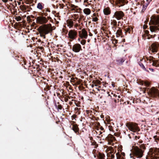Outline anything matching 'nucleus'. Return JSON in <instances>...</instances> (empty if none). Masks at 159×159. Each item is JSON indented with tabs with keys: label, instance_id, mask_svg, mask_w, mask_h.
<instances>
[{
	"label": "nucleus",
	"instance_id": "37",
	"mask_svg": "<svg viewBox=\"0 0 159 159\" xmlns=\"http://www.w3.org/2000/svg\"><path fill=\"white\" fill-rule=\"evenodd\" d=\"M139 148L142 149L144 151V150L146 149V148L145 146V145L144 144H142L139 145Z\"/></svg>",
	"mask_w": 159,
	"mask_h": 159
},
{
	"label": "nucleus",
	"instance_id": "60",
	"mask_svg": "<svg viewBox=\"0 0 159 159\" xmlns=\"http://www.w3.org/2000/svg\"><path fill=\"white\" fill-rule=\"evenodd\" d=\"M89 35L90 36H93V34L90 32H89Z\"/></svg>",
	"mask_w": 159,
	"mask_h": 159
},
{
	"label": "nucleus",
	"instance_id": "51",
	"mask_svg": "<svg viewBox=\"0 0 159 159\" xmlns=\"http://www.w3.org/2000/svg\"><path fill=\"white\" fill-rule=\"evenodd\" d=\"M45 11L46 12H50V10L49 8H45Z\"/></svg>",
	"mask_w": 159,
	"mask_h": 159
},
{
	"label": "nucleus",
	"instance_id": "17",
	"mask_svg": "<svg viewBox=\"0 0 159 159\" xmlns=\"http://www.w3.org/2000/svg\"><path fill=\"white\" fill-rule=\"evenodd\" d=\"M115 4L119 7L124 6L125 4H127L128 1L125 0H113Z\"/></svg>",
	"mask_w": 159,
	"mask_h": 159
},
{
	"label": "nucleus",
	"instance_id": "3",
	"mask_svg": "<svg viewBox=\"0 0 159 159\" xmlns=\"http://www.w3.org/2000/svg\"><path fill=\"white\" fill-rule=\"evenodd\" d=\"M36 19V23L40 25H44L47 23L49 20H50L51 22L53 21L52 18L50 16L47 17L43 16V15H40V16L37 17Z\"/></svg>",
	"mask_w": 159,
	"mask_h": 159
},
{
	"label": "nucleus",
	"instance_id": "15",
	"mask_svg": "<svg viewBox=\"0 0 159 159\" xmlns=\"http://www.w3.org/2000/svg\"><path fill=\"white\" fill-rule=\"evenodd\" d=\"M78 34L79 36L82 39H86L87 38L88 34L84 28L82 29L81 31H79Z\"/></svg>",
	"mask_w": 159,
	"mask_h": 159
},
{
	"label": "nucleus",
	"instance_id": "26",
	"mask_svg": "<svg viewBox=\"0 0 159 159\" xmlns=\"http://www.w3.org/2000/svg\"><path fill=\"white\" fill-rule=\"evenodd\" d=\"M123 29H124L125 31V33L126 35V34L127 33L129 34L130 33L132 29L131 28L127 26L125 27Z\"/></svg>",
	"mask_w": 159,
	"mask_h": 159
},
{
	"label": "nucleus",
	"instance_id": "39",
	"mask_svg": "<svg viewBox=\"0 0 159 159\" xmlns=\"http://www.w3.org/2000/svg\"><path fill=\"white\" fill-rule=\"evenodd\" d=\"M79 16L78 14H74L73 15L72 17L75 19V20H74V21H75L76 20L79 18Z\"/></svg>",
	"mask_w": 159,
	"mask_h": 159
},
{
	"label": "nucleus",
	"instance_id": "12",
	"mask_svg": "<svg viewBox=\"0 0 159 159\" xmlns=\"http://www.w3.org/2000/svg\"><path fill=\"white\" fill-rule=\"evenodd\" d=\"M150 48L152 52H157L159 50V44L158 43H153L151 44Z\"/></svg>",
	"mask_w": 159,
	"mask_h": 159
},
{
	"label": "nucleus",
	"instance_id": "22",
	"mask_svg": "<svg viewBox=\"0 0 159 159\" xmlns=\"http://www.w3.org/2000/svg\"><path fill=\"white\" fill-rule=\"evenodd\" d=\"M103 12L105 15H109L111 13V10L110 8L108 7H105L103 10Z\"/></svg>",
	"mask_w": 159,
	"mask_h": 159
},
{
	"label": "nucleus",
	"instance_id": "45",
	"mask_svg": "<svg viewBox=\"0 0 159 159\" xmlns=\"http://www.w3.org/2000/svg\"><path fill=\"white\" fill-rule=\"evenodd\" d=\"M28 65H27L26 64V65H25V66H24V68L25 69H27V68L29 67H30V63H28Z\"/></svg>",
	"mask_w": 159,
	"mask_h": 159
},
{
	"label": "nucleus",
	"instance_id": "2",
	"mask_svg": "<svg viewBox=\"0 0 159 159\" xmlns=\"http://www.w3.org/2000/svg\"><path fill=\"white\" fill-rule=\"evenodd\" d=\"M100 129L101 131H99V135H101V137H103V139H104L105 138L106 140L108 141L109 144L111 145L112 142L116 140L115 138L111 134H109L106 136V135L105 133L104 128L102 126H101ZM112 145H113L112 144Z\"/></svg>",
	"mask_w": 159,
	"mask_h": 159
},
{
	"label": "nucleus",
	"instance_id": "53",
	"mask_svg": "<svg viewBox=\"0 0 159 159\" xmlns=\"http://www.w3.org/2000/svg\"><path fill=\"white\" fill-rule=\"evenodd\" d=\"M132 154H130V157L131 158H132L133 159H135V157H134L133 155H132Z\"/></svg>",
	"mask_w": 159,
	"mask_h": 159
},
{
	"label": "nucleus",
	"instance_id": "48",
	"mask_svg": "<svg viewBox=\"0 0 159 159\" xmlns=\"http://www.w3.org/2000/svg\"><path fill=\"white\" fill-rule=\"evenodd\" d=\"M118 40L116 39H113L112 43L114 44H116L118 43Z\"/></svg>",
	"mask_w": 159,
	"mask_h": 159
},
{
	"label": "nucleus",
	"instance_id": "44",
	"mask_svg": "<svg viewBox=\"0 0 159 159\" xmlns=\"http://www.w3.org/2000/svg\"><path fill=\"white\" fill-rule=\"evenodd\" d=\"M153 138L156 141H159V136L155 135L153 137Z\"/></svg>",
	"mask_w": 159,
	"mask_h": 159
},
{
	"label": "nucleus",
	"instance_id": "62",
	"mask_svg": "<svg viewBox=\"0 0 159 159\" xmlns=\"http://www.w3.org/2000/svg\"><path fill=\"white\" fill-rule=\"evenodd\" d=\"M47 88L48 90H50V87L49 86L47 85Z\"/></svg>",
	"mask_w": 159,
	"mask_h": 159
},
{
	"label": "nucleus",
	"instance_id": "64",
	"mask_svg": "<svg viewBox=\"0 0 159 159\" xmlns=\"http://www.w3.org/2000/svg\"><path fill=\"white\" fill-rule=\"evenodd\" d=\"M126 102H127V104H129V101H126Z\"/></svg>",
	"mask_w": 159,
	"mask_h": 159
},
{
	"label": "nucleus",
	"instance_id": "1",
	"mask_svg": "<svg viewBox=\"0 0 159 159\" xmlns=\"http://www.w3.org/2000/svg\"><path fill=\"white\" fill-rule=\"evenodd\" d=\"M38 30L40 36L45 39L46 38V34L51 32L52 29L51 24H49L40 26Z\"/></svg>",
	"mask_w": 159,
	"mask_h": 159
},
{
	"label": "nucleus",
	"instance_id": "46",
	"mask_svg": "<svg viewBox=\"0 0 159 159\" xmlns=\"http://www.w3.org/2000/svg\"><path fill=\"white\" fill-rule=\"evenodd\" d=\"M108 127L109 128V130L111 131H113V128L112 126H111V125H110L108 126Z\"/></svg>",
	"mask_w": 159,
	"mask_h": 159
},
{
	"label": "nucleus",
	"instance_id": "49",
	"mask_svg": "<svg viewBox=\"0 0 159 159\" xmlns=\"http://www.w3.org/2000/svg\"><path fill=\"white\" fill-rule=\"evenodd\" d=\"M92 19H93L92 21H94V22H96L98 20V18L96 17H93L92 18Z\"/></svg>",
	"mask_w": 159,
	"mask_h": 159
},
{
	"label": "nucleus",
	"instance_id": "29",
	"mask_svg": "<svg viewBox=\"0 0 159 159\" xmlns=\"http://www.w3.org/2000/svg\"><path fill=\"white\" fill-rule=\"evenodd\" d=\"M83 12L85 14L89 15L90 14L91 11L89 8H86L83 10Z\"/></svg>",
	"mask_w": 159,
	"mask_h": 159
},
{
	"label": "nucleus",
	"instance_id": "40",
	"mask_svg": "<svg viewBox=\"0 0 159 159\" xmlns=\"http://www.w3.org/2000/svg\"><path fill=\"white\" fill-rule=\"evenodd\" d=\"M42 11L43 12V13H41V15H43V16H45V17H46V16H48V13L45 12V10H43Z\"/></svg>",
	"mask_w": 159,
	"mask_h": 159
},
{
	"label": "nucleus",
	"instance_id": "54",
	"mask_svg": "<svg viewBox=\"0 0 159 159\" xmlns=\"http://www.w3.org/2000/svg\"><path fill=\"white\" fill-rule=\"evenodd\" d=\"M147 27L148 26L145 25H144L143 26V28L144 29H146L147 28Z\"/></svg>",
	"mask_w": 159,
	"mask_h": 159
},
{
	"label": "nucleus",
	"instance_id": "38",
	"mask_svg": "<svg viewBox=\"0 0 159 159\" xmlns=\"http://www.w3.org/2000/svg\"><path fill=\"white\" fill-rule=\"evenodd\" d=\"M143 84L147 87H148L150 86V83L148 82L145 81L144 82H143Z\"/></svg>",
	"mask_w": 159,
	"mask_h": 159
},
{
	"label": "nucleus",
	"instance_id": "47",
	"mask_svg": "<svg viewBox=\"0 0 159 159\" xmlns=\"http://www.w3.org/2000/svg\"><path fill=\"white\" fill-rule=\"evenodd\" d=\"M80 24H79L78 23H76L74 25V27L75 28H77V27H80Z\"/></svg>",
	"mask_w": 159,
	"mask_h": 159
},
{
	"label": "nucleus",
	"instance_id": "28",
	"mask_svg": "<svg viewBox=\"0 0 159 159\" xmlns=\"http://www.w3.org/2000/svg\"><path fill=\"white\" fill-rule=\"evenodd\" d=\"M153 59H154V57L152 56H149V57H146V59H145L146 60V62L148 61V63H149V65H150L152 62V61H153Z\"/></svg>",
	"mask_w": 159,
	"mask_h": 159
},
{
	"label": "nucleus",
	"instance_id": "58",
	"mask_svg": "<svg viewBox=\"0 0 159 159\" xmlns=\"http://www.w3.org/2000/svg\"><path fill=\"white\" fill-rule=\"evenodd\" d=\"M143 140H139V142H138V143H143Z\"/></svg>",
	"mask_w": 159,
	"mask_h": 159
},
{
	"label": "nucleus",
	"instance_id": "34",
	"mask_svg": "<svg viewBox=\"0 0 159 159\" xmlns=\"http://www.w3.org/2000/svg\"><path fill=\"white\" fill-rule=\"evenodd\" d=\"M108 157L110 158L111 159H114L115 158V156L114 155V153H113V152H110V153L107 154Z\"/></svg>",
	"mask_w": 159,
	"mask_h": 159
},
{
	"label": "nucleus",
	"instance_id": "41",
	"mask_svg": "<svg viewBox=\"0 0 159 159\" xmlns=\"http://www.w3.org/2000/svg\"><path fill=\"white\" fill-rule=\"evenodd\" d=\"M16 20L17 21H19L21 20V17L20 16H16L15 18Z\"/></svg>",
	"mask_w": 159,
	"mask_h": 159
},
{
	"label": "nucleus",
	"instance_id": "14",
	"mask_svg": "<svg viewBox=\"0 0 159 159\" xmlns=\"http://www.w3.org/2000/svg\"><path fill=\"white\" fill-rule=\"evenodd\" d=\"M72 50L74 52L78 53L82 50L81 45L78 43L74 44L72 47Z\"/></svg>",
	"mask_w": 159,
	"mask_h": 159
},
{
	"label": "nucleus",
	"instance_id": "59",
	"mask_svg": "<svg viewBox=\"0 0 159 159\" xmlns=\"http://www.w3.org/2000/svg\"><path fill=\"white\" fill-rule=\"evenodd\" d=\"M90 140H91V141H92V140H94L93 139V137H91L90 138Z\"/></svg>",
	"mask_w": 159,
	"mask_h": 159
},
{
	"label": "nucleus",
	"instance_id": "43",
	"mask_svg": "<svg viewBox=\"0 0 159 159\" xmlns=\"http://www.w3.org/2000/svg\"><path fill=\"white\" fill-rule=\"evenodd\" d=\"M59 8L60 9H63L64 8V7H66L65 5H64L63 4H59Z\"/></svg>",
	"mask_w": 159,
	"mask_h": 159
},
{
	"label": "nucleus",
	"instance_id": "55",
	"mask_svg": "<svg viewBox=\"0 0 159 159\" xmlns=\"http://www.w3.org/2000/svg\"><path fill=\"white\" fill-rule=\"evenodd\" d=\"M82 18L81 17H80L79 18V19L78 20V22L79 23H80L81 20Z\"/></svg>",
	"mask_w": 159,
	"mask_h": 159
},
{
	"label": "nucleus",
	"instance_id": "36",
	"mask_svg": "<svg viewBox=\"0 0 159 159\" xmlns=\"http://www.w3.org/2000/svg\"><path fill=\"white\" fill-rule=\"evenodd\" d=\"M111 25L112 26H117V22L116 20H111Z\"/></svg>",
	"mask_w": 159,
	"mask_h": 159
},
{
	"label": "nucleus",
	"instance_id": "32",
	"mask_svg": "<svg viewBox=\"0 0 159 159\" xmlns=\"http://www.w3.org/2000/svg\"><path fill=\"white\" fill-rule=\"evenodd\" d=\"M55 106L58 110H61L63 108L62 106L60 104L59 102H57V104H55Z\"/></svg>",
	"mask_w": 159,
	"mask_h": 159
},
{
	"label": "nucleus",
	"instance_id": "25",
	"mask_svg": "<svg viewBox=\"0 0 159 159\" xmlns=\"http://www.w3.org/2000/svg\"><path fill=\"white\" fill-rule=\"evenodd\" d=\"M150 30L152 32H156L157 30H159L158 27L156 26L152 25L149 27Z\"/></svg>",
	"mask_w": 159,
	"mask_h": 159
},
{
	"label": "nucleus",
	"instance_id": "57",
	"mask_svg": "<svg viewBox=\"0 0 159 159\" xmlns=\"http://www.w3.org/2000/svg\"><path fill=\"white\" fill-rule=\"evenodd\" d=\"M134 138H135V139H137V138H138V139H139L140 138V136H135Z\"/></svg>",
	"mask_w": 159,
	"mask_h": 159
},
{
	"label": "nucleus",
	"instance_id": "33",
	"mask_svg": "<svg viewBox=\"0 0 159 159\" xmlns=\"http://www.w3.org/2000/svg\"><path fill=\"white\" fill-rule=\"evenodd\" d=\"M92 83L94 84L95 86H98V84H99L101 83V82L98 80H93Z\"/></svg>",
	"mask_w": 159,
	"mask_h": 159
},
{
	"label": "nucleus",
	"instance_id": "23",
	"mask_svg": "<svg viewBox=\"0 0 159 159\" xmlns=\"http://www.w3.org/2000/svg\"><path fill=\"white\" fill-rule=\"evenodd\" d=\"M66 23L67 26H68L70 29L73 28L74 25V22L72 19H70L67 20L66 21Z\"/></svg>",
	"mask_w": 159,
	"mask_h": 159
},
{
	"label": "nucleus",
	"instance_id": "9",
	"mask_svg": "<svg viewBox=\"0 0 159 159\" xmlns=\"http://www.w3.org/2000/svg\"><path fill=\"white\" fill-rule=\"evenodd\" d=\"M113 17L118 20H123L125 18V14L121 11H117L114 12Z\"/></svg>",
	"mask_w": 159,
	"mask_h": 159
},
{
	"label": "nucleus",
	"instance_id": "7",
	"mask_svg": "<svg viewBox=\"0 0 159 159\" xmlns=\"http://www.w3.org/2000/svg\"><path fill=\"white\" fill-rule=\"evenodd\" d=\"M77 36L78 32L77 30L75 29H71L68 32V38L70 42L76 39Z\"/></svg>",
	"mask_w": 159,
	"mask_h": 159
},
{
	"label": "nucleus",
	"instance_id": "4",
	"mask_svg": "<svg viewBox=\"0 0 159 159\" xmlns=\"http://www.w3.org/2000/svg\"><path fill=\"white\" fill-rule=\"evenodd\" d=\"M145 90L144 92L146 91L148 93V95L152 98H156L158 97L159 98V90L155 88H152L150 89L145 88Z\"/></svg>",
	"mask_w": 159,
	"mask_h": 159
},
{
	"label": "nucleus",
	"instance_id": "35",
	"mask_svg": "<svg viewBox=\"0 0 159 159\" xmlns=\"http://www.w3.org/2000/svg\"><path fill=\"white\" fill-rule=\"evenodd\" d=\"M91 145L95 146L94 147L95 148H97L98 146V144L94 140H92V141H91Z\"/></svg>",
	"mask_w": 159,
	"mask_h": 159
},
{
	"label": "nucleus",
	"instance_id": "42",
	"mask_svg": "<svg viewBox=\"0 0 159 159\" xmlns=\"http://www.w3.org/2000/svg\"><path fill=\"white\" fill-rule=\"evenodd\" d=\"M86 43V40L85 39H82L80 41V43L82 45H84Z\"/></svg>",
	"mask_w": 159,
	"mask_h": 159
},
{
	"label": "nucleus",
	"instance_id": "21",
	"mask_svg": "<svg viewBox=\"0 0 159 159\" xmlns=\"http://www.w3.org/2000/svg\"><path fill=\"white\" fill-rule=\"evenodd\" d=\"M150 2V0H143V8L142 10V12H144L148 6Z\"/></svg>",
	"mask_w": 159,
	"mask_h": 159
},
{
	"label": "nucleus",
	"instance_id": "8",
	"mask_svg": "<svg viewBox=\"0 0 159 159\" xmlns=\"http://www.w3.org/2000/svg\"><path fill=\"white\" fill-rule=\"evenodd\" d=\"M126 126L129 129L134 132L136 131H139L140 129L138 126L137 124L135 123H126Z\"/></svg>",
	"mask_w": 159,
	"mask_h": 159
},
{
	"label": "nucleus",
	"instance_id": "56",
	"mask_svg": "<svg viewBox=\"0 0 159 159\" xmlns=\"http://www.w3.org/2000/svg\"><path fill=\"white\" fill-rule=\"evenodd\" d=\"M149 69L151 70V71H152V72H153L154 71V69H153L152 68H149Z\"/></svg>",
	"mask_w": 159,
	"mask_h": 159
},
{
	"label": "nucleus",
	"instance_id": "19",
	"mask_svg": "<svg viewBox=\"0 0 159 159\" xmlns=\"http://www.w3.org/2000/svg\"><path fill=\"white\" fill-rule=\"evenodd\" d=\"M152 61L150 64L148 65L149 66H152L155 67H159V60H156L155 58L154 57V59H153V61Z\"/></svg>",
	"mask_w": 159,
	"mask_h": 159
},
{
	"label": "nucleus",
	"instance_id": "10",
	"mask_svg": "<svg viewBox=\"0 0 159 159\" xmlns=\"http://www.w3.org/2000/svg\"><path fill=\"white\" fill-rule=\"evenodd\" d=\"M70 7H67L69 11H72L73 12H77L79 13H82V9L78 6H75L72 4L69 5Z\"/></svg>",
	"mask_w": 159,
	"mask_h": 159
},
{
	"label": "nucleus",
	"instance_id": "31",
	"mask_svg": "<svg viewBox=\"0 0 159 159\" xmlns=\"http://www.w3.org/2000/svg\"><path fill=\"white\" fill-rule=\"evenodd\" d=\"M44 4L42 3H39L37 6V8L40 10H42L43 8Z\"/></svg>",
	"mask_w": 159,
	"mask_h": 159
},
{
	"label": "nucleus",
	"instance_id": "20",
	"mask_svg": "<svg viewBox=\"0 0 159 159\" xmlns=\"http://www.w3.org/2000/svg\"><path fill=\"white\" fill-rule=\"evenodd\" d=\"M72 129L77 134L79 135L80 134L79 132V129L78 125L77 124H75L73 125Z\"/></svg>",
	"mask_w": 159,
	"mask_h": 159
},
{
	"label": "nucleus",
	"instance_id": "6",
	"mask_svg": "<svg viewBox=\"0 0 159 159\" xmlns=\"http://www.w3.org/2000/svg\"><path fill=\"white\" fill-rule=\"evenodd\" d=\"M149 152L151 155L149 159H159V148H151Z\"/></svg>",
	"mask_w": 159,
	"mask_h": 159
},
{
	"label": "nucleus",
	"instance_id": "27",
	"mask_svg": "<svg viewBox=\"0 0 159 159\" xmlns=\"http://www.w3.org/2000/svg\"><path fill=\"white\" fill-rule=\"evenodd\" d=\"M116 34L117 37H119L120 36L122 37L123 36L122 30L120 28H119V29L117 30Z\"/></svg>",
	"mask_w": 159,
	"mask_h": 159
},
{
	"label": "nucleus",
	"instance_id": "24",
	"mask_svg": "<svg viewBox=\"0 0 159 159\" xmlns=\"http://www.w3.org/2000/svg\"><path fill=\"white\" fill-rule=\"evenodd\" d=\"M125 58L124 57H119L116 59L117 64L119 65H121L123 62L125 61Z\"/></svg>",
	"mask_w": 159,
	"mask_h": 159
},
{
	"label": "nucleus",
	"instance_id": "11",
	"mask_svg": "<svg viewBox=\"0 0 159 159\" xmlns=\"http://www.w3.org/2000/svg\"><path fill=\"white\" fill-rule=\"evenodd\" d=\"M151 19L149 23V25L151 24L154 25H157L159 27V15L157 16H152L151 17Z\"/></svg>",
	"mask_w": 159,
	"mask_h": 159
},
{
	"label": "nucleus",
	"instance_id": "61",
	"mask_svg": "<svg viewBox=\"0 0 159 159\" xmlns=\"http://www.w3.org/2000/svg\"><path fill=\"white\" fill-rule=\"evenodd\" d=\"M107 97L108 98H111V96L110 95V94H108L107 96Z\"/></svg>",
	"mask_w": 159,
	"mask_h": 159
},
{
	"label": "nucleus",
	"instance_id": "5",
	"mask_svg": "<svg viewBox=\"0 0 159 159\" xmlns=\"http://www.w3.org/2000/svg\"><path fill=\"white\" fill-rule=\"evenodd\" d=\"M144 152V151L136 146L133 150L132 155L137 158H140L143 157Z\"/></svg>",
	"mask_w": 159,
	"mask_h": 159
},
{
	"label": "nucleus",
	"instance_id": "63",
	"mask_svg": "<svg viewBox=\"0 0 159 159\" xmlns=\"http://www.w3.org/2000/svg\"><path fill=\"white\" fill-rule=\"evenodd\" d=\"M38 42H41V40L40 39H39L37 40V41Z\"/></svg>",
	"mask_w": 159,
	"mask_h": 159
},
{
	"label": "nucleus",
	"instance_id": "30",
	"mask_svg": "<svg viewBox=\"0 0 159 159\" xmlns=\"http://www.w3.org/2000/svg\"><path fill=\"white\" fill-rule=\"evenodd\" d=\"M145 33L148 36L147 39H149L151 38H153L154 37V36L153 35H151L149 34V31L148 30H145Z\"/></svg>",
	"mask_w": 159,
	"mask_h": 159
},
{
	"label": "nucleus",
	"instance_id": "52",
	"mask_svg": "<svg viewBox=\"0 0 159 159\" xmlns=\"http://www.w3.org/2000/svg\"><path fill=\"white\" fill-rule=\"evenodd\" d=\"M22 65H26V61H24V60H23V62H22Z\"/></svg>",
	"mask_w": 159,
	"mask_h": 159
},
{
	"label": "nucleus",
	"instance_id": "13",
	"mask_svg": "<svg viewBox=\"0 0 159 159\" xmlns=\"http://www.w3.org/2000/svg\"><path fill=\"white\" fill-rule=\"evenodd\" d=\"M92 153L93 154L95 158H96L97 156L98 158L97 159H105V156L104 154L103 153L98 152L95 149H93Z\"/></svg>",
	"mask_w": 159,
	"mask_h": 159
},
{
	"label": "nucleus",
	"instance_id": "18",
	"mask_svg": "<svg viewBox=\"0 0 159 159\" xmlns=\"http://www.w3.org/2000/svg\"><path fill=\"white\" fill-rule=\"evenodd\" d=\"M118 152L116 154L117 159H124L125 154L124 152H122L120 149L118 150Z\"/></svg>",
	"mask_w": 159,
	"mask_h": 159
},
{
	"label": "nucleus",
	"instance_id": "50",
	"mask_svg": "<svg viewBox=\"0 0 159 159\" xmlns=\"http://www.w3.org/2000/svg\"><path fill=\"white\" fill-rule=\"evenodd\" d=\"M117 26H112V28L113 30L115 32L116 30V28Z\"/></svg>",
	"mask_w": 159,
	"mask_h": 159
},
{
	"label": "nucleus",
	"instance_id": "16",
	"mask_svg": "<svg viewBox=\"0 0 159 159\" xmlns=\"http://www.w3.org/2000/svg\"><path fill=\"white\" fill-rule=\"evenodd\" d=\"M138 64L140 66V67L144 70L149 72L148 70H147L145 66H144V64L146 63V65H148L147 64L148 63V62H146V60L144 58H143L140 59V61L138 62Z\"/></svg>",
	"mask_w": 159,
	"mask_h": 159
}]
</instances>
